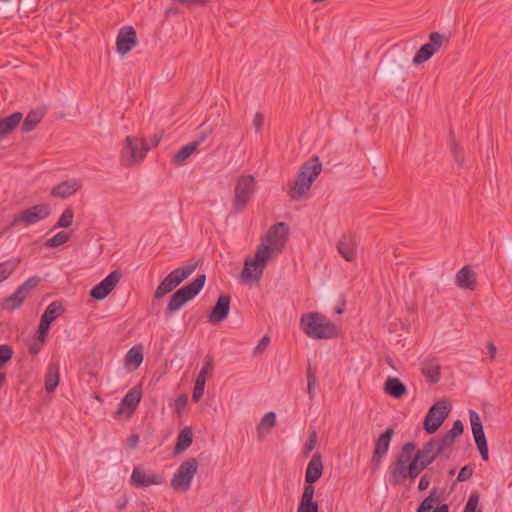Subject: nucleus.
<instances>
[{"label":"nucleus","instance_id":"1","mask_svg":"<svg viewBox=\"0 0 512 512\" xmlns=\"http://www.w3.org/2000/svg\"><path fill=\"white\" fill-rule=\"evenodd\" d=\"M289 227L284 222L272 225L262 243L257 247L255 256L247 259L241 271L243 281H258L272 258L273 253H280L284 249L288 238Z\"/></svg>","mask_w":512,"mask_h":512},{"label":"nucleus","instance_id":"2","mask_svg":"<svg viewBox=\"0 0 512 512\" xmlns=\"http://www.w3.org/2000/svg\"><path fill=\"white\" fill-rule=\"evenodd\" d=\"M416 444H404L396 458L389 467V480L393 485L400 484L406 479L417 478L430 464L415 454Z\"/></svg>","mask_w":512,"mask_h":512},{"label":"nucleus","instance_id":"3","mask_svg":"<svg viewBox=\"0 0 512 512\" xmlns=\"http://www.w3.org/2000/svg\"><path fill=\"white\" fill-rule=\"evenodd\" d=\"M300 326L303 332L312 339H332L338 335L337 326L318 312H309L302 315Z\"/></svg>","mask_w":512,"mask_h":512},{"label":"nucleus","instance_id":"4","mask_svg":"<svg viewBox=\"0 0 512 512\" xmlns=\"http://www.w3.org/2000/svg\"><path fill=\"white\" fill-rule=\"evenodd\" d=\"M322 170V164L318 157H312L300 168L293 185L289 189V196L293 200L300 199L311 188Z\"/></svg>","mask_w":512,"mask_h":512},{"label":"nucleus","instance_id":"5","mask_svg":"<svg viewBox=\"0 0 512 512\" xmlns=\"http://www.w3.org/2000/svg\"><path fill=\"white\" fill-rule=\"evenodd\" d=\"M125 142L121 160L125 166L130 167L140 163L145 158L147 151L159 144L160 138L157 134L149 139L127 136Z\"/></svg>","mask_w":512,"mask_h":512},{"label":"nucleus","instance_id":"6","mask_svg":"<svg viewBox=\"0 0 512 512\" xmlns=\"http://www.w3.org/2000/svg\"><path fill=\"white\" fill-rule=\"evenodd\" d=\"M206 282V275L200 274L189 284L178 289L169 299L166 313L171 314L178 311L187 302L191 301L203 289Z\"/></svg>","mask_w":512,"mask_h":512},{"label":"nucleus","instance_id":"7","mask_svg":"<svg viewBox=\"0 0 512 512\" xmlns=\"http://www.w3.org/2000/svg\"><path fill=\"white\" fill-rule=\"evenodd\" d=\"M256 191V181L252 175L238 177L234 188L232 212L239 213L244 210Z\"/></svg>","mask_w":512,"mask_h":512},{"label":"nucleus","instance_id":"8","mask_svg":"<svg viewBox=\"0 0 512 512\" xmlns=\"http://www.w3.org/2000/svg\"><path fill=\"white\" fill-rule=\"evenodd\" d=\"M452 406L446 399L435 402L428 410L423 428L428 434L435 433L451 412Z\"/></svg>","mask_w":512,"mask_h":512},{"label":"nucleus","instance_id":"9","mask_svg":"<svg viewBox=\"0 0 512 512\" xmlns=\"http://www.w3.org/2000/svg\"><path fill=\"white\" fill-rule=\"evenodd\" d=\"M50 214L51 208L48 204L34 205L15 214L6 230H10L20 224L24 226L36 224L39 221L46 219Z\"/></svg>","mask_w":512,"mask_h":512},{"label":"nucleus","instance_id":"10","mask_svg":"<svg viewBox=\"0 0 512 512\" xmlns=\"http://www.w3.org/2000/svg\"><path fill=\"white\" fill-rule=\"evenodd\" d=\"M198 461L195 458H189L182 462L178 467L174 477L171 480V486L176 490L187 491L191 487V482L197 473Z\"/></svg>","mask_w":512,"mask_h":512},{"label":"nucleus","instance_id":"11","mask_svg":"<svg viewBox=\"0 0 512 512\" xmlns=\"http://www.w3.org/2000/svg\"><path fill=\"white\" fill-rule=\"evenodd\" d=\"M444 42L448 43V38L445 35L439 32L430 33L429 42L419 48L413 57V64L419 65L428 61L439 51Z\"/></svg>","mask_w":512,"mask_h":512},{"label":"nucleus","instance_id":"12","mask_svg":"<svg viewBox=\"0 0 512 512\" xmlns=\"http://www.w3.org/2000/svg\"><path fill=\"white\" fill-rule=\"evenodd\" d=\"M394 433V429L392 427H388L375 440L373 454L370 460V467L373 472L379 469L383 460L385 459Z\"/></svg>","mask_w":512,"mask_h":512},{"label":"nucleus","instance_id":"13","mask_svg":"<svg viewBox=\"0 0 512 512\" xmlns=\"http://www.w3.org/2000/svg\"><path fill=\"white\" fill-rule=\"evenodd\" d=\"M40 281L41 279L38 276L28 278L16 289L14 293L5 298L4 304L6 308L11 310L20 308L23 302L31 294L32 290L38 286Z\"/></svg>","mask_w":512,"mask_h":512},{"label":"nucleus","instance_id":"14","mask_svg":"<svg viewBox=\"0 0 512 512\" xmlns=\"http://www.w3.org/2000/svg\"><path fill=\"white\" fill-rule=\"evenodd\" d=\"M469 419L474 441L479 450L480 456L484 461H487L489 459V452L481 418L476 411L470 410Z\"/></svg>","mask_w":512,"mask_h":512},{"label":"nucleus","instance_id":"15","mask_svg":"<svg viewBox=\"0 0 512 512\" xmlns=\"http://www.w3.org/2000/svg\"><path fill=\"white\" fill-rule=\"evenodd\" d=\"M197 264H187L185 266L179 267L172 272H170L163 280H162V296L166 293L171 292L175 289L179 284H181L185 279H187L196 269Z\"/></svg>","mask_w":512,"mask_h":512},{"label":"nucleus","instance_id":"16","mask_svg":"<svg viewBox=\"0 0 512 512\" xmlns=\"http://www.w3.org/2000/svg\"><path fill=\"white\" fill-rule=\"evenodd\" d=\"M137 33L133 26L120 28L116 37V51L120 55L129 53L137 45Z\"/></svg>","mask_w":512,"mask_h":512},{"label":"nucleus","instance_id":"17","mask_svg":"<svg viewBox=\"0 0 512 512\" xmlns=\"http://www.w3.org/2000/svg\"><path fill=\"white\" fill-rule=\"evenodd\" d=\"M121 276L122 274L118 270L112 271L99 284L91 289L90 296L96 300L105 299L119 283Z\"/></svg>","mask_w":512,"mask_h":512},{"label":"nucleus","instance_id":"18","mask_svg":"<svg viewBox=\"0 0 512 512\" xmlns=\"http://www.w3.org/2000/svg\"><path fill=\"white\" fill-rule=\"evenodd\" d=\"M142 396V389L140 385L134 386L123 397L118 405L116 413L118 415H126L130 417L137 408Z\"/></svg>","mask_w":512,"mask_h":512},{"label":"nucleus","instance_id":"19","mask_svg":"<svg viewBox=\"0 0 512 512\" xmlns=\"http://www.w3.org/2000/svg\"><path fill=\"white\" fill-rule=\"evenodd\" d=\"M229 310L230 296L226 294L220 295L215 305L213 306L210 314L208 315L209 322L221 323L227 318Z\"/></svg>","mask_w":512,"mask_h":512},{"label":"nucleus","instance_id":"20","mask_svg":"<svg viewBox=\"0 0 512 512\" xmlns=\"http://www.w3.org/2000/svg\"><path fill=\"white\" fill-rule=\"evenodd\" d=\"M356 247V237L350 233L344 234L337 243V251L346 261H352L356 257Z\"/></svg>","mask_w":512,"mask_h":512},{"label":"nucleus","instance_id":"21","mask_svg":"<svg viewBox=\"0 0 512 512\" xmlns=\"http://www.w3.org/2000/svg\"><path fill=\"white\" fill-rule=\"evenodd\" d=\"M323 473L322 457L319 453L312 456L305 471V482L314 484L318 481Z\"/></svg>","mask_w":512,"mask_h":512},{"label":"nucleus","instance_id":"22","mask_svg":"<svg viewBox=\"0 0 512 512\" xmlns=\"http://www.w3.org/2000/svg\"><path fill=\"white\" fill-rule=\"evenodd\" d=\"M82 186L78 179H70L59 183L51 190V195L59 198H67L75 194Z\"/></svg>","mask_w":512,"mask_h":512},{"label":"nucleus","instance_id":"23","mask_svg":"<svg viewBox=\"0 0 512 512\" xmlns=\"http://www.w3.org/2000/svg\"><path fill=\"white\" fill-rule=\"evenodd\" d=\"M455 282L462 289L473 290L476 284V275L470 266L466 265L456 273Z\"/></svg>","mask_w":512,"mask_h":512},{"label":"nucleus","instance_id":"24","mask_svg":"<svg viewBox=\"0 0 512 512\" xmlns=\"http://www.w3.org/2000/svg\"><path fill=\"white\" fill-rule=\"evenodd\" d=\"M421 372L428 382L434 384L440 380V364L437 359H425L421 364Z\"/></svg>","mask_w":512,"mask_h":512},{"label":"nucleus","instance_id":"25","mask_svg":"<svg viewBox=\"0 0 512 512\" xmlns=\"http://www.w3.org/2000/svg\"><path fill=\"white\" fill-rule=\"evenodd\" d=\"M23 115L21 112H15L5 118L0 119V138L10 134L16 129L22 121Z\"/></svg>","mask_w":512,"mask_h":512},{"label":"nucleus","instance_id":"26","mask_svg":"<svg viewBox=\"0 0 512 512\" xmlns=\"http://www.w3.org/2000/svg\"><path fill=\"white\" fill-rule=\"evenodd\" d=\"M436 444V439H430L423 445L422 449L416 447L415 454L419 455L425 462L432 464L437 457L441 456L436 449Z\"/></svg>","mask_w":512,"mask_h":512},{"label":"nucleus","instance_id":"27","mask_svg":"<svg viewBox=\"0 0 512 512\" xmlns=\"http://www.w3.org/2000/svg\"><path fill=\"white\" fill-rule=\"evenodd\" d=\"M384 391L399 399L406 394L407 388L398 378L388 377L384 384Z\"/></svg>","mask_w":512,"mask_h":512},{"label":"nucleus","instance_id":"28","mask_svg":"<svg viewBox=\"0 0 512 512\" xmlns=\"http://www.w3.org/2000/svg\"><path fill=\"white\" fill-rule=\"evenodd\" d=\"M131 482L135 487H147L151 484H158L160 481L158 476H149L139 468H135L131 475Z\"/></svg>","mask_w":512,"mask_h":512},{"label":"nucleus","instance_id":"29","mask_svg":"<svg viewBox=\"0 0 512 512\" xmlns=\"http://www.w3.org/2000/svg\"><path fill=\"white\" fill-rule=\"evenodd\" d=\"M143 362V349L141 346H133L125 356V367L128 370H136Z\"/></svg>","mask_w":512,"mask_h":512},{"label":"nucleus","instance_id":"30","mask_svg":"<svg viewBox=\"0 0 512 512\" xmlns=\"http://www.w3.org/2000/svg\"><path fill=\"white\" fill-rule=\"evenodd\" d=\"M193 442V432L190 428L185 427L177 436L174 452L180 454L184 452Z\"/></svg>","mask_w":512,"mask_h":512},{"label":"nucleus","instance_id":"31","mask_svg":"<svg viewBox=\"0 0 512 512\" xmlns=\"http://www.w3.org/2000/svg\"><path fill=\"white\" fill-rule=\"evenodd\" d=\"M59 384V368L56 364H49L45 375V389L53 392Z\"/></svg>","mask_w":512,"mask_h":512},{"label":"nucleus","instance_id":"32","mask_svg":"<svg viewBox=\"0 0 512 512\" xmlns=\"http://www.w3.org/2000/svg\"><path fill=\"white\" fill-rule=\"evenodd\" d=\"M44 113L41 110H32L30 111L22 124V131L28 133L36 128V126L41 122Z\"/></svg>","mask_w":512,"mask_h":512},{"label":"nucleus","instance_id":"33","mask_svg":"<svg viewBox=\"0 0 512 512\" xmlns=\"http://www.w3.org/2000/svg\"><path fill=\"white\" fill-rule=\"evenodd\" d=\"M63 312H64V308H63L62 304L58 301H54L47 306V308L41 315V318L46 319V321H49L52 323Z\"/></svg>","mask_w":512,"mask_h":512},{"label":"nucleus","instance_id":"34","mask_svg":"<svg viewBox=\"0 0 512 512\" xmlns=\"http://www.w3.org/2000/svg\"><path fill=\"white\" fill-rule=\"evenodd\" d=\"M200 144L201 141H193L179 149L174 156V162L176 164H182L188 157H190Z\"/></svg>","mask_w":512,"mask_h":512},{"label":"nucleus","instance_id":"35","mask_svg":"<svg viewBox=\"0 0 512 512\" xmlns=\"http://www.w3.org/2000/svg\"><path fill=\"white\" fill-rule=\"evenodd\" d=\"M436 449L438 453L441 454L445 459H448L452 448L455 444L454 440L449 439L447 436L443 435L440 439H436Z\"/></svg>","mask_w":512,"mask_h":512},{"label":"nucleus","instance_id":"36","mask_svg":"<svg viewBox=\"0 0 512 512\" xmlns=\"http://www.w3.org/2000/svg\"><path fill=\"white\" fill-rule=\"evenodd\" d=\"M439 502V497L436 494V490L430 492V494L420 503L417 512H433L434 505Z\"/></svg>","mask_w":512,"mask_h":512},{"label":"nucleus","instance_id":"37","mask_svg":"<svg viewBox=\"0 0 512 512\" xmlns=\"http://www.w3.org/2000/svg\"><path fill=\"white\" fill-rule=\"evenodd\" d=\"M70 238V234L65 231L58 232L52 238L48 239L45 242V247L47 248H56L63 244H65Z\"/></svg>","mask_w":512,"mask_h":512},{"label":"nucleus","instance_id":"38","mask_svg":"<svg viewBox=\"0 0 512 512\" xmlns=\"http://www.w3.org/2000/svg\"><path fill=\"white\" fill-rule=\"evenodd\" d=\"M74 218V212L71 207H67L63 213L61 214L60 218L58 219L56 225L54 226L55 229L57 228H68L72 225Z\"/></svg>","mask_w":512,"mask_h":512},{"label":"nucleus","instance_id":"39","mask_svg":"<svg viewBox=\"0 0 512 512\" xmlns=\"http://www.w3.org/2000/svg\"><path fill=\"white\" fill-rule=\"evenodd\" d=\"M449 145H450L451 153L454 157V160L458 163V165L462 166L464 163L463 150L456 143L453 131L450 132Z\"/></svg>","mask_w":512,"mask_h":512},{"label":"nucleus","instance_id":"40","mask_svg":"<svg viewBox=\"0 0 512 512\" xmlns=\"http://www.w3.org/2000/svg\"><path fill=\"white\" fill-rule=\"evenodd\" d=\"M213 369H214V359L212 356L207 355L204 359L203 367L201 368L197 377L207 380L208 375H211Z\"/></svg>","mask_w":512,"mask_h":512},{"label":"nucleus","instance_id":"41","mask_svg":"<svg viewBox=\"0 0 512 512\" xmlns=\"http://www.w3.org/2000/svg\"><path fill=\"white\" fill-rule=\"evenodd\" d=\"M17 264L12 261L0 263V283L8 279L9 276L16 270Z\"/></svg>","mask_w":512,"mask_h":512},{"label":"nucleus","instance_id":"42","mask_svg":"<svg viewBox=\"0 0 512 512\" xmlns=\"http://www.w3.org/2000/svg\"><path fill=\"white\" fill-rule=\"evenodd\" d=\"M205 384H206V380L198 378V377L196 378L195 386H194V389L192 392V401L193 402L197 403L200 401V399L202 398V396L204 394Z\"/></svg>","mask_w":512,"mask_h":512},{"label":"nucleus","instance_id":"43","mask_svg":"<svg viewBox=\"0 0 512 512\" xmlns=\"http://www.w3.org/2000/svg\"><path fill=\"white\" fill-rule=\"evenodd\" d=\"M316 376L314 370L309 366L307 369V390L311 400L315 397Z\"/></svg>","mask_w":512,"mask_h":512},{"label":"nucleus","instance_id":"44","mask_svg":"<svg viewBox=\"0 0 512 512\" xmlns=\"http://www.w3.org/2000/svg\"><path fill=\"white\" fill-rule=\"evenodd\" d=\"M13 356V349L8 345H0V369H3Z\"/></svg>","mask_w":512,"mask_h":512},{"label":"nucleus","instance_id":"45","mask_svg":"<svg viewBox=\"0 0 512 512\" xmlns=\"http://www.w3.org/2000/svg\"><path fill=\"white\" fill-rule=\"evenodd\" d=\"M318 435L315 430L310 431L308 435V440L305 443L304 446V455L308 456L310 453L314 450L316 444H317Z\"/></svg>","mask_w":512,"mask_h":512},{"label":"nucleus","instance_id":"46","mask_svg":"<svg viewBox=\"0 0 512 512\" xmlns=\"http://www.w3.org/2000/svg\"><path fill=\"white\" fill-rule=\"evenodd\" d=\"M51 322L46 321V319L40 318V323L38 326V339L41 343L45 342L46 336L49 332Z\"/></svg>","mask_w":512,"mask_h":512},{"label":"nucleus","instance_id":"47","mask_svg":"<svg viewBox=\"0 0 512 512\" xmlns=\"http://www.w3.org/2000/svg\"><path fill=\"white\" fill-rule=\"evenodd\" d=\"M314 493H315V488H314L313 484H309V483L305 482L304 491H303L300 502H307V503L315 502L313 500Z\"/></svg>","mask_w":512,"mask_h":512},{"label":"nucleus","instance_id":"48","mask_svg":"<svg viewBox=\"0 0 512 512\" xmlns=\"http://www.w3.org/2000/svg\"><path fill=\"white\" fill-rule=\"evenodd\" d=\"M479 502V495L477 493L470 494L468 501L464 507L463 512H476Z\"/></svg>","mask_w":512,"mask_h":512},{"label":"nucleus","instance_id":"49","mask_svg":"<svg viewBox=\"0 0 512 512\" xmlns=\"http://www.w3.org/2000/svg\"><path fill=\"white\" fill-rule=\"evenodd\" d=\"M473 475V468L470 465L463 466L457 476L458 482H464L469 480Z\"/></svg>","mask_w":512,"mask_h":512},{"label":"nucleus","instance_id":"50","mask_svg":"<svg viewBox=\"0 0 512 512\" xmlns=\"http://www.w3.org/2000/svg\"><path fill=\"white\" fill-rule=\"evenodd\" d=\"M276 414L274 412H268L261 419L260 426L264 428H271L275 425Z\"/></svg>","mask_w":512,"mask_h":512},{"label":"nucleus","instance_id":"51","mask_svg":"<svg viewBox=\"0 0 512 512\" xmlns=\"http://www.w3.org/2000/svg\"><path fill=\"white\" fill-rule=\"evenodd\" d=\"M297 512H318L317 502H300Z\"/></svg>","mask_w":512,"mask_h":512},{"label":"nucleus","instance_id":"52","mask_svg":"<svg viewBox=\"0 0 512 512\" xmlns=\"http://www.w3.org/2000/svg\"><path fill=\"white\" fill-rule=\"evenodd\" d=\"M187 405V398L185 396H180L175 400L174 410L178 415H181L185 410Z\"/></svg>","mask_w":512,"mask_h":512},{"label":"nucleus","instance_id":"53","mask_svg":"<svg viewBox=\"0 0 512 512\" xmlns=\"http://www.w3.org/2000/svg\"><path fill=\"white\" fill-rule=\"evenodd\" d=\"M269 343H270V337L268 335L263 336L262 339L257 344V346L254 348L253 354L257 355V354L263 352L267 348Z\"/></svg>","mask_w":512,"mask_h":512},{"label":"nucleus","instance_id":"54","mask_svg":"<svg viewBox=\"0 0 512 512\" xmlns=\"http://www.w3.org/2000/svg\"><path fill=\"white\" fill-rule=\"evenodd\" d=\"M430 482H431V477L428 473H425L420 481H419V484H418V489L420 491H424L426 489H428L429 485H430Z\"/></svg>","mask_w":512,"mask_h":512},{"label":"nucleus","instance_id":"55","mask_svg":"<svg viewBox=\"0 0 512 512\" xmlns=\"http://www.w3.org/2000/svg\"><path fill=\"white\" fill-rule=\"evenodd\" d=\"M174 2L181 3L188 7L203 6L207 0H173Z\"/></svg>","mask_w":512,"mask_h":512},{"label":"nucleus","instance_id":"56","mask_svg":"<svg viewBox=\"0 0 512 512\" xmlns=\"http://www.w3.org/2000/svg\"><path fill=\"white\" fill-rule=\"evenodd\" d=\"M263 123H264L263 115L261 113L257 112L253 119V125H254L255 129L257 131L260 130L261 127L263 126Z\"/></svg>","mask_w":512,"mask_h":512},{"label":"nucleus","instance_id":"57","mask_svg":"<svg viewBox=\"0 0 512 512\" xmlns=\"http://www.w3.org/2000/svg\"><path fill=\"white\" fill-rule=\"evenodd\" d=\"M453 431H455L456 433H458V435H461L464 431V425L462 423L461 420H456L454 423H453V426L451 428Z\"/></svg>","mask_w":512,"mask_h":512},{"label":"nucleus","instance_id":"58","mask_svg":"<svg viewBox=\"0 0 512 512\" xmlns=\"http://www.w3.org/2000/svg\"><path fill=\"white\" fill-rule=\"evenodd\" d=\"M139 437L136 434L130 435L127 439V443L131 448H135L138 445Z\"/></svg>","mask_w":512,"mask_h":512},{"label":"nucleus","instance_id":"59","mask_svg":"<svg viewBox=\"0 0 512 512\" xmlns=\"http://www.w3.org/2000/svg\"><path fill=\"white\" fill-rule=\"evenodd\" d=\"M43 345V343H41L39 340L38 342H35L34 344H32L29 348V352L33 355L37 354L40 349H41V346Z\"/></svg>","mask_w":512,"mask_h":512},{"label":"nucleus","instance_id":"60","mask_svg":"<svg viewBox=\"0 0 512 512\" xmlns=\"http://www.w3.org/2000/svg\"><path fill=\"white\" fill-rule=\"evenodd\" d=\"M487 349L490 357L493 359L496 356V347L493 343H488Z\"/></svg>","mask_w":512,"mask_h":512},{"label":"nucleus","instance_id":"61","mask_svg":"<svg viewBox=\"0 0 512 512\" xmlns=\"http://www.w3.org/2000/svg\"><path fill=\"white\" fill-rule=\"evenodd\" d=\"M444 435L447 436L449 439L454 440V442L456 441V438L459 436L458 433H456L452 429H450Z\"/></svg>","mask_w":512,"mask_h":512},{"label":"nucleus","instance_id":"62","mask_svg":"<svg viewBox=\"0 0 512 512\" xmlns=\"http://www.w3.org/2000/svg\"><path fill=\"white\" fill-rule=\"evenodd\" d=\"M433 512H449V507L447 504H442L439 507H437L436 509H434Z\"/></svg>","mask_w":512,"mask_h":512},{"label":"nucleus","instance_id":"63","mask_svg":"<svg viewBox=\"0 0 512 512\" xmlns=\"http://www.w3.org/2000/svg\"><path fill=\"white\" fill-rule=\"evenodd\" d=\"M160 301V285L155 289L153 303Z\"/></svg>","mask_w":512,"mask_h":512},{"label":"nucleus","instance_id":"64","mask_svg":"<svg viewBox=\"0 0 512 512\" xmlns=\"http://www.w3.org/2000/svg\"><path fill=\"white\" fill-rule=\"evenodd\" d=\"M179 11L177 8H170V9H166L165 11V15L167 17L171 16V15H174V14H177Z\"/></svg>","mask_w":512,"mask_h":512}]
</instances>
